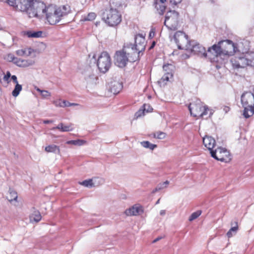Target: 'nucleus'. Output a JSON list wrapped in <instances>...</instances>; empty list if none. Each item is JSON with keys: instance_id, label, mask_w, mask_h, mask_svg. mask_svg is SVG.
Here are the masks:
<instances>
[{"instance_id": "a18cd8bd", "label": "nucleus", "mask_w": 254, "mask_h": 254, "mask_svg": "<svg viewBox=\"0 0 254 254\" xmlns=\"http://www.w3.org/2000/svg\"><path fill=\"white\" fill-rule=\"evenodd\" d=\"M144 112L145 111L144 110V109L143 110H139L135 113V116L136 118L140 117L144 115Z\"/></svg>"}, {"instance_id": "39448f33", "label": "nucleus", "mask_w": 254, "mask_h": 254, "mask_svg": "<svg viewBox=\"0 0 254 254\" xmlns=\"http://www.w3.org/2000/svg\"><path fill=\"white\" fill-rule=\"evenodd\" d=\"M103 19L109 26H114L121 22L122 16L118 10L107 8L103 13Z\"/></svg>"}, {"instance_id": "20e7f679", "label": "nucleus", "mask_w": 254, "mask_h": 254, "mask_svg": "<svg viewBox=\"0 0 254 254\" xmlns=\"http://www.w3.org/2000/svg\"><path fill=\"white\" fill-rule=\"evenodd\" d=\"M145 34H138L135 37V45L133 46L131 44H128V47L131 51L134 57H133L132 60L135 61L139 59L140 54L144 51L146 46V41L145 37Z\"/></svg>"}, {"instance_id": "603ef678", "label": "nucleus", "mask_w": 254, "mask_h": 254, "mask_svg": "<svg viewBox=\"0 0 254 254\" xmlns=\"http://www.w3.org/2000/svg\"><path fill=\"white\" fill-rule=\"evenodd\" d=\"M161 190V188L160 187H159V186L158 185L157 186V187L152 191V193H154L155 192H156L157 191H159V190Z\"/></svg>"}, {"instance_id": "4d7b16f0", "label": "nucleus", "mask_w": 254, "mask_h": 254, "mask_svg": "<svg viewBox=\"0 0 254 254\" xmlns=\"http://www.w3.org/2000/svg\"><path fill=\"white\" fill-rule=\"evenodd\" d=\"M223 110L225 111V113H227L230 110V108L229 107L225 106L224 107Z\"/></svg>"}, {"instance_id": "13d9d810", "label": "nucleus", "mask_w": 254, "mask_h": 254, "mask_svg": "<svg viewBox=\"0 0 254 254\" xmlns=\"http://www.w3.org/2000/svg\"><path fill=\"white\" fill-rule=\"evenodd\" d=\"M166 214V211L165 210H161L160 211V214L162 216L165 215Z\"/></svg>"}, {"instance_id": "c03bdc74", "label": "nucleus", "mask_w": 254, "mask_h": 254, "mask_svg": "<svg viewBox=\"0 0 254 254\" xmlns=\"http://www.w3.org/2000/svg\"><path fill=\"white\" fill-rule=\"evenodd\" d=\"M143 107L144 110L146 111L147 113L150 112L153 110V109L150 106V105L148 104H144Z\"/></svg>"}, {"instance_id": "cd10ccee", "label": "nucleus", "mask_w": 254, "mask_h": 254, "mask_svg": "<svg viewBox=\"0 0 254 254\" xmlns=\"http://www.w3.org/2000/svg\"><path fill=\"white\" fill-rule=\"evenodd\" d=\"M45 150L48 153L51 152L57 154H60V147L55 144H51L46 146L45 148Z\"/></svg>"}, {"instance_id": "5701e85b", "label": "nucleus", "mask_w": 254, "mask_h": 254, "mask_svg": "<svg viewBox=\"0 0 254 254\" xmlns=\"http://www.w3.org/2000/svg\"><path fill=\"white\" fill-rule=\"evenodd\" d=\"M142 212L143 210L140 206L134 205L127 209L125 213L127 216H136L140 214Z\"/></svg>"}, {"instance_id": "7ed1b4c3", "label": "nucleus", "mask_w": 254, "mask_h": 254, "mask_svg": "<svg viewBox=\"0 0 254 254\" xmlns=\"http://www.w3.org/2000/svg\"><path fill=\"white\" fill-rule=\"evenodd\" d=\"M241 103L244 108L243 115L248 118L254 114V93L244 92L241 95Z\"/></svg>"}, {"instance_id": "f3484780", "label": "nucleus", "mask_w": 254, "mask_h": 254, "mask_svg": "<svg viewBox=\"0 0 254 254\" xmlns=\"http://www.w3.org/2000/svg\"><path fill=\"white\" fill-rule=\"evenodd\" d=\"M123 88L122 83L117 80L111 81L109 83V90L114 94L119 93Z\"/></svg>"}, {"instance_id": "ddd939ff", "label": "nucleus", "mask_w": 254, "mask_h": 254, "mask_svg": "<svg viewBox=\"0 0 254 254\" xmlns=\"http://www.w3.org/2000/svg\"><path fill=\"white\" fill-rule=\"evenodd\" d=\"M246 57V54H243L239 56H235L231 61L233 66L236 68H244L249 66L248 62Z\"/></svg>"}, {"instance_id": "0eeeda50", "label": "nucleus", "mask_w": 254, "mask_h": 254, "mask_svg": "<svg viewBox=\"0 0 254 254\" xmlns=\"http://www.w3.org/2000/svg\"><path fill=\"white\" fill-rule=\"evenodd\" d=\"M174 39L179 49L189 50L191 48L190 42L184 32L179 31L175 33Z\"/></svg>"}, {"instance_id": "052dcab7", "label": "nucleus", "mask_w": 254, "mask_h": 254, "mask_svg": "<svg viewBox=\"0 0 254 254\" xmlns=\"http://www.w3.org/2000/svg\"><path fill=\"white\" fill-rule=\"evenodd\" d=\"M166 0H160V2L161 3H164L165 1H166Z\"/></svg>"}, {"instance_id": "f704fd0d", "label": "nucleus", "mask_w": 254, "mask_h": 254, "mask_svg": "<svg viewBox=\"0 0 254 254\" xmlns=\"http://www.w3.org/2000/svg\"><path fill=\"white\" fill-rule=\"evenodd\" d=\"M21 90H22L21 85H20L18 83H17V84H16V85L14 87V90L12 92V96L14 97H17L19 95V94L20 92L21 91Z\"/></svg>"}, {"instance_id": "393cba45", "label": "nucleus", "mask_w": 254, "mask_h": 254, "mask_svg": "<svg viewBox=\"0 0 254 254\" xmlns=\"http://www.w3.org/2000/svg\"><path fill=\"white\" fill-rule=\"evenodd\" d=\"M43 32L41 31H25L22 32V35L28 38H39L42 36Z\"/></svg>"}, {"instance_id": "473e14b6", "label": "nucleus", "mask_w": 254, "mask_h": 254, "mask_svg": "<svg viewBox=\"0 0 254 254\" xmlns=\"http://www.w3.org/2000/svg\"><path fill=\"white\" fill-rule=\"evenodd\" d=\"M172 77L173 73L172 72H171V71L165 72L164 75L162 77L160 80L159 81V82L160 83H162L165 81H168L170 78H172Z\"/></svg>"}, {"instance_id": "9d476101", "label": "nucleus", "mask_w": 254, "mask_h": 254, "mask_svg": "<svg viewBox=\"0 0 254 254\" xmlns=\"http://www.w3.org/2000/svg\"><path fill=\"white\" fill-rule=\"evenodd\" d=\"M111 65V58L108 53L102 52L98 58L97 66L99 70L103 72H106Z\"/></svg>"}, {"instance_id": "f8f14e48", "label": "nucleus", "mask_w": 254, "mask_h": 254, "mask_svg": "<svg viewBox=\"0 0 254 254\" xmlns=\"http://www.w3.org/2000/svg\"><path fill=\"white\" fill-rule=\"evenodd\" d=\"M218 45H220L223 56H229L235 52L234 44L230 40L221 41Z\"/></svg>"}, {"instance_id": "5fc2aeb1", "label": "nucleus", "mask_w": 254, "mask_h": 254, "mask_svg": "<svg viewBox=\"0 0 254 254\" xmlns=\"http://www.w3.org/2000/svg\"><path fill=\"white\" fill-rule=\"evenodd\" d=\"M162 238H163L162 237H161V236L160 237H157V238H156L155 239H154L153 240V243H155L158 242V241L161 240Z\"/></svg>"}, {"instance_id": "58836bf2", "label": "nucleus", "mask_w": 254, "mask_h": 254, "mask_svg": "<svg viewBox=\"0 0 254 254\" xmlns=\"http://www.w3.org/2000/svg\"><path fill=\"white\" fill-rule=\"evenodd\" d=\"M96 14L94 12H90L87 16L83 18V21H92L95 19Z\"/></svg>"}, {"instance_id": "a19ab883", "label": "nucleus", "mask_w": 254, "mask_h": 254, "mask_svg": "<svg viewBox=\"0 0 254 254\" xmlns=\"http://www.w3.org/2000/svg\"><path fill=\"white\" fill-rule=\"evenodd\" d=\"M6 60L9 62H13L15 64V62L16 61V59H17V57H15L13 54H8L6 57L5 58Z\"/></svg>"}, {"instance_id": "bf43d9fd", "label": "nucleus", "mask_w": 254, "mask_h": 254, "mask_svg": "<svg viewBox=\"0 0 254 254\" xmlns=\"http://www.w3.org/2000/svg\"><path fill=\"white\" fill-rule=\"evenodd\" d=\"M155 42H153L152 43V45H151V47H150V49H151V48H153V47H154V46H155Z\"/></svg>"}, {"instance_id": "3c124183", "label": "nucleus", "mask_w": 254, "mask_h": 254, "mask_svg": "<svg viewBox=\"0 0 254 254\" xmlns=\"http://www.w3.org/2000/svg\"><path fill=\"white\" fill-rule=\"evenodd\" d=\"M10 5H13L15 4V0H6Z\"/></svg>"}, {"instance_id": "aec40b11", "label": "nucleus", "mask_w": 254, "mask_h": 254, "mask_svg": "<svg viewBox=\"0 0 254 254\" xmlns=\"http://www.w3.org/2000/svg\"><path fill=\"white\" fill-rule=\"evenodd\" d=\"M36 51L31 47H25L23 49L18 50L16 51V54L21 57H29L35 53Z\"/></svg>"}, {"instance_id": "de8ad7c7", "label": "nucleus", "mask_w": 254, "mask_h": 254, "mask_svg": "<svg viewBox=\"0 0 254 254\" xmlns=\"http://www.w3.org/2000/svg\"><path fill=\"white\" fill-rule=\"evenodd\" d=\"M11 76V74L9 71H7L6 74L3 77V80L8 81L9 77Z\"/></svg>"}, {"instance_id": "8fccbe9b", "label": "nucleus", "mask_w": 254, "mask_h": 254, "mask_svg": "<svg viewBox=\"0 0 254 254\" xmlns=\"http://www.w3.org/2000/svg\"><path fill=\"white\" fill-rule=\"evenodd\" d=\"M11 79L13 80V81L16 84H17V83H18V81H17V77L16 75H12L11 77Z\"/></svg>"}, {"instance_id": "9b49d317", "label": "nucleus", "mask_w": 254, "mask_h": 254, "mask_svg": "<svg viewBox=\"0 0 254 254\" xmlns=\"http://www.w3.org/2000/svg\"><path fill=\"white\" fill-rule=\"evenodd\" d=\"M210 154L211 157L221 162H227L231 160L229 152L224 148L218 147L210 152Z\"/></svg>"}, {"instance_id": "1a4fd4ad", "label": "nucleus", "mask_w": 254, "mask_h": 254, "mask_svg": "<svg viewBox=\"0 0 254 254\" xmlns=\"http://www.w3.org/2000/svg\"><path fill=\"white\" fill-rule=\"evenodd\" d=\"M47 8L45 4L41 1H34L28 12L29 17H38L46 13Z\"/></svg>"}, {"instance_id": "412c9836", "label": "nucleus", "mask_w": 254, "mask_h": 254, "mask_svg": "<svg viewBox=\"0 0 254 254\" xmlns=\"http://www.w3.org/2000/svg\"><path fill=\"white\" fill-rule=\"evenodd\" d=\"M35 62L32 60H24L17 58L15 62V64L19 67H26L33 65Z\"/></svg>"}, {"instance_id": "423d86ee", "label": "nucleus", "mask_w": 254, "mask_h": 254, "mask_svg": "<svg viewBox=\"0 0 254 254\" xmlns=\"http://www.w3.org/2000/svg\"><path fill=\"white\" fill-rule=\"evenodd\" d=\"M130 51L129 47L126 45L122 50L117 51L114 57L115 64L120 67H125L129 61L127 56L130 54Z\"/></svg>"}, {"instance_id": "79ce46f5", "label": "nucleus", "mask_w": 254, "mask_h": 254, "mask_svg": "<svg viewBox=\"0 0 254 254\" xmlns=\"http://www.w3.org/2000/svg\"><path fill=\"white\" fill-rule=\"evenodd\" d=\"M62 105H61V107H70V106H79V105L77 103H70L66 101H63L62 103Z\"/></svg>"}, {"instance_id": "864d4df0", "label": "nucleus", "mask_w": 254, "mask_h": 254, "mask_svg": "<svg viewBox=\"0 0 254 254\" xmlns=\"http://www.w3.org/2000/svg\"><path fill=\"white\" fill-rule=\"evenodd\" d=\"M53 120H44L43 121V123L45 124H50V123H53Z\"/></svg>"}, {"instance_id": "2eb2a0df", "label": "nucleus", "mask_w": 254, "mask_h": 254, "mask_svg": "<svg viewBox=\"0 0 254 254\" xmlns=\"http://www.w3.org/2000/svg\"><path fill=\"white\" fill-rule=\"evenodd\" d=\"M85 79L87 82L90 84H96L98 79L97 70L90 66H88L84 71Z\"/></svg>"}, {"instance_id": "dca6fc26", "label": "nucleus", "mask_w": 254, "mask_h": 254, "mask_svg": "<svg viewBox=\"0 0 254 254\" xmlns=\"http://www.w3.org/2000/svg\"><path fill=\"white\" fill-rule=\"evenodd\" d=\"M207 57L210 59L214 60L215 58H218L223 56L220 45L214 44L208 48L207 52Z\"/></svg>"}, {"instance_id": "e433bc0d", "label": "nucleus", "mask_w": 254, "mask_h": 254, "mask_svg": "<svg viewBox=\"0 0 254 254\" xmlns=\"http://www.w3.org/2000/svg\"><path fill=\"white\" fill-rule=\"evenodd\" d=\"M36 90L41 93V96L44 98H47L51 95V93L47 90H41L38 87L36 88Z\"/></svg>"}, {"instance_id": "c9c22d12", "label": "nucleus", "mask_w": 254, "mask_h": 254, "mask_svg": "<svg viewBox=\"0 0 254 254\" xmlns=\"http://www.w3.org/2000/svg\"><path fill=\"white\" fill-rule=\"evenodd\" d=\"M163 3H156L155 4V8L157 9L158 13L160 15L163 14L165 10V6L163 4Z\"/></svg>"}, {"instance_id": "680f3d73", "label": "nucleus", "mask_w": 254, "mask_h": 254, "mask_svg": "<svg viewBox=\"0 0 254 254\" xmlns=\"http://www.w3.org/2000/svg\"><path fill=\"white\" fill-rule=\"evenodd\" d=\"M159 201H160V199H159L156 202V204H159Z\"/></svg>"}, {"instance_id": "7c9ffc66", "label": "nucleus", "mask_w": 254, "mask_h": 254, "mask_svg": "<svg viewBox=\"0 0 254 254\" xmlns=\"http://www.w3.org/2000/svg\"><path fill=\"white\" fill-rule=\"evenodd\" d=\"M141 146L145 148H148L151 150H154L157 147V145L151 143L148 141H143L140 142Z\"/></svg>"}, {"instance_id": "4468645a", "label": "nucleus", "mask_w": 254, "mask_h": 254, "mask_svg": "<svg viewBox=\"0 0 254 254\" xmlns=\"http://www.w3.org/2000/svg\"><path fill=\"white\" fill-rule=\"evenodd\" d=\"M33 0H15V4L12 6L21 11H25L28 14Z\"/></svg>"}, {"instance_id": "bb28decb", "label": "nucleus", "mask_w": 254, "mask_h": 254, "mask_svg": "<svg viewBox=\"0 0 254 254\" xmlns=\"http://www.w3.org/2000/svg\"><path fill=\"white\" fill-rule=\"evenodd\" d=\"M31 221L39 222L41 219V215L39 211L36 210L35 208H32V213L30 215Z\"/></svg>"}, {"instance_id": "6e6552de", "label": "nucleus", "mask_w": 254, "mask_h": 254, "mask_svg": "<svg viewBox=\"0 0 254 254\" xmlns=\"http://www.w3.org/2000/svg\"><path fill=\"white\" fill-rule=\"evenodd\" d=\"M179 15V13L175 10H170L167 12L164 25L168 29L175 31L177 29Z\"/></svg>"}, {"instance_id": "a211bd4d", "label": "nucleus", "mask_w": 254, "mask_h": 254, "mask_svg": "<svg viewBox=\"0 0 254 254\" xmlns=\"http://www.w3.org/2000/svg\"><path fill=\"white\" fill-rule=\"evenodd\" d=\"M103 183L102 179L99 178H94L92 179L86 180L83 181L81 184L87 188H92L96 186H98Z\"/></svg>"}, {"instance_id": "f257e3e1", "label": "nucleus", "mask_w": 254, "mask_h": 254, "mask_svg": "<svg viewBox=\"0 0 254 254\" xmlns=\"http://www.w3.org/2000/svg\"><path fill=\"white\" fill-rule=\"evenodd\" d=\"M189 109L191 115L198 118L207 119L213 114L212 111L204 105L199 99L190 103L189 106Z\"/></svg>"}, {"instance_id": "2f4dec72", "label": "nucleus", "mask_w": 254, "mask_h": 254, "mask_svg": "<svg viewBox=\"0 0 254 254\" xmlns=\"http://www.w3.org/2000/svg\"><path fill=\"white\" fill-rule=\"evenodd\" d=\"M86 143V141L85 140L81 139L69 140L66 141V143L67 144H72L76 146H82L85 144Z\"/></svg>"}, {"instance_id": "72a5a7b5", "label": "nucleus", "mask_w": 254, "mask_h": 254, "mask_svg": "<svg viewBox=\"0 0 254 254\" xmlns=\"http://www.w3.org/2000/svg\"><path fill=\"white\" fill-rule=\"evenodd\" d=\"M235 223L236 226L232 227L227 233V236L228 238H231L235 235L238 229V223L236 222Z\"/></svg>"}, {"instance_id": "c85d7f7f", "label": "nucleus", "mask_w": 254, "mask_h": 254, "mask_svg": "<svg viewBox=\"0 0 254 254\" xmlns=\"http://www.w3.org/2000/svg\"><path fill=\"white\" fill-rule=\"evenodd\" d=\"M17 194L15 191L11 189L9 190L8 194L7 196V198L9 201H17Z\"/></svg>"}, {"instance_id": "4be33fe9", "label": "nucleus", "mask_w": 254, "mask_h": 254, "mask_svg": "<svg viewBox=\"0 0 254 254\" xmlns=\"http://www.w3.org/2000/svg\"><path fill=\"white\" fill-rule=\"evenodd\" d=\"M189 50H190L195 54H201L204 57H207V53L205 48L199 44H196L193 45H191V48Z\"/></svg>"}, {"instance_id": "09e8293b", "label": "nucleus", "mask_w": 254, "mask_h": 254, "mask_svg": "<svg viewBox=\"0 0 254 254\" xmlns=\"http://www.w3.org/2000/svg\"><path fill=\"white\" fill-rule=\"evenodd\" d=\"M182 0H170V3H171L173 5H177L178 3H180Z\"/></svg>"}, {"instance_id": "6e6d98bb", "label": "nucleus", "mask_w": 254, "mask_h": 254, "mask_svg": "<svg viewBox=\"0 0 254 254\" xmlns=\"http://www.w3.org/2000/svg\"><path fill=\"white\" fill-rule=\"evenodd\" d=\"M39 46L42 48L43 50H44L46 47V45L45 44L43 43H41L39 45Z\"/></svg>"}, {"instance_id": "4c0bfd02", "label": "nucleus", "mask_w": 254, "mask_h": 254, "mask_svg": "<svg viewBox=\"0 0 254 254\" xmlns=\"http://www.w3.org/2000/svg\"><path fill=\"white\" fill-rule=\"evenodd\" d=\"M153 138L162 139L165 138L166 134L162 131H158L152 134Z\"/></svg>"}, {"instance_id": "37998d69", "label": "nucleus", "mask_w": 254, "mask_h": 254, "mask_svg": "<svg viewBox=\"0 0 254 254\" xmlns=\"http://www.w3.org/2000/svg\"><path fill=\"white\" fill-rule=\"evenodd\" d=\"M172 67L173 65L171 64H165L163 66V70L165 71V72H167V71H171V72H172Z\"/></svg>"}, {"instance_id": "b1692460", "label": "nucleus", "mask_w": 254, "mask_h": 254, "mask_svg": "<svg viewBox=\"0 0 254 254\" xmlns=\"http://www.w3.org/2000/svg\"><path fill=\"white\" fill-rule=\"evenodd\" d=\"M73 125L71 123L65 125L63 123H61L56 127H53L52 129H58L62 132H68L73 130Z\"/></svg>"}, {"instance_id": "49530a36", "label": "nucleus", "mask_w": 254, "mask_h": 254, "mask_svg": "<svg viewBox=\"0 0 254 254\" xmlns=\"http://www.w3.org/2000/svg\"><path fill=\"white\" fill-rule=\"evenodd\" d=\"M169 184V182L168 181H166L165 182H164V183H162V184H159V185H158L159 186V187H160L161 189L162 190L164 188H166L167 187V186Z\"/></svg>"}, {"instance_id": "f03ea898", "label": "nucleus", "mask_w": 254, "mask_h": 254, "mask_svg": "<svg viewBox=\"0 0 254 254\" xmlns=\"http://www.w3.org/2000/svg\"><path fill=\"white\" fill-rule=\"evenodd\" d=\"M66 13L65 6L59 7L50 6L47 7L46 18L50 24L54 25L58 23Z\"/></svg>"}, {"instance_id": "6ab92c4d", "label": "nucleus", "mask_w": 254, "mask_h": 254, "mask_svg": "<svg viewBox=\"0 0 254 254\" xmlns=\"http://www.w3.org/2000/svg\"><path fill=\"white\" fill-rule=\"evenodd\" d=\"M203 143L210 152L213 151V148L216 145V141L211 136L206 135L203 138Z\"/></svg>"}, {"instance_id": "a878e982", "label": "nucleus", "mask_w": 254, "mask_h": 254, "mask_svg": "<svg viewBox=\"0 0 254 254\" xmlns=\"http://www.w3.org/2000/svg\"><path fill=\"white\" fill-rule=\"evenodd\" d=\"M125 3V0H110L109 8H113L118 10V8L123 6Z\"/></svg>"}, {"instance_id": "c756f323", "label": "nucleus", "mask_w": 254, "mask_h": 254, "mask_svg": "<svg viewBox=\"0 0 254 254\" xmlns=\"http://www.w3.org/2000/svg\"><path fill=\"white\" fill-rule=\"evenodd\" d=\"M249 66L254 67V52L246 53Z\"/></svg>"}, {"instance_id": "ea45409f", "label": "nucleus", "mask_w": 254, "mask_h": 254, "mask_svg": "<svg viewBox=\"0 0 254 254\" xmlns=\"http://www.w3.org/2000/svg\"><path fill=\"white\" fill-rule=\"evenodd\" d=\"M201 211L200 210L192 213L190 216L189 220L190 221H193V220L196 219L198 217H199L201 215Z\"/></svg>"}]
</instances>
